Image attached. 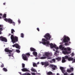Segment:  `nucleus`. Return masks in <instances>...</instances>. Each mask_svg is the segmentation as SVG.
Returning <instances> with one entry per match:
<instances>
[{
  "label": "nucleus",
  "instance_id": "nucleus-1",
  "mask_svg": "<svg viewBox=\"0 0 75 75\" xmlns=\"http://www.w3.org/2000/svg\"><path fill=\"white\" fill-rule=\"evenodd\" d=\"M44 37L45 38H42V42H39L40 44L42 43L43 45H45L46 46H48L50 45V47H57V46L55 43L52 44V43H50V42L47 41L48 40H50L51 38V36L49 33H47L44 36Z\"/></svg>",
  "mask_w": 75,
  "mask_h": 75
},
{
  "label": "nucleus",
  "instance_id": "nucleus-2",
  "mask_svg": "<svg viewBox=\"0 0 75 75\" xmlns=\"http://www.w3.org/2000/svg\"><path fill=\"white\" fill-rule=\"evenodd\" d=\"M61 40L62 41L63 40L64 42H67L66 43L64 44V45L65 46L69 45V44L71 43V42H70V38H69L68 36H66V35H64L63 38H62V39H61Z\"/></svg>",
  "mask_w": 75,
  "mask_h": 75
},
{
  "label": "nucleus",
  "instance_id": "nucleus-3",
  "mask_svg": "<svg viewBox=\"0 0 75 75\" xmlns=\"http://www.w3.org/2000/svg\"><path fill=\"white\" fill-rule=\"evenodd\" d=\"M59 49L62 51V53L64 55L71 53L70 52H68V51H71V48L70 47H59Z\"/></svg>",
  "mask_w": 75,
  "mask_h": 75
},
{
  "label": "nucleus",
  "instance_id": "nucleus-4",
  "mask_svg": "<svg viewBox=\"0 0 75 75\" xmlns=\"http://www.w3.org/2000/svg\"><path fill=\"white\" fill-rule=\"evenodd\" d=\"M10 35H11V38L13 43H16V42H17L18 41V37L17 36L14 37L13 35H11L10 33L9 34V35H8V37H9Z\"/></svg>",
  "mask_w": 75,
  "mask_h": 75
},
{
  "label": "nucleus",
  "instance_id": "nucleus-5",
  "mask_svg": "<svg viewBox=\"0 0 75 75\" xmlns=\"http://www.w3.org/2000/svg\"><path fill=\"white\" fill-rule=\"evenodd\" d=\"M27 56L29 57L30 56V54L29 53H27L25 54H23L22 55V58L24 61H28V58L27 57Z\"/></svg>",
  "mask_w": 75,
  "mask_h": 75
},
{
  "label": "nucleus",
  "instance_id": "nucleus-6",
  "mask_svg": "<svg viewBox=\"0 0 75 75\" xmlns=\"http://www.w3.org/2000/svg\"><path fill=\"white\" fill-rule=\"evenodd\" d=\"M4 21H5L6 22H8L10 24H12L13 25H15L16 23L14 22L13 21V20L11 19L10 18L7 19L5 18L4 19Z\"/></svg>",
  "mask_w": 75,
  "mask_h": 75
},
{
  "label": "nucleus",
  "instance_id": "nucleus-7",
  "mask_svg": "<svg viewBox=\"0 0 75 75\" xmlns=\"http://www.w3.org/2000/svg\"><path fill=\"white\" fill-rule=\"evenodd\" d=\"M0 40L6 42H7V39L6 38L2 36L0 37Z\"/></svg>",
  "mask_w": 75,
  "mask_h": 75
},
{
  "label": "nucleus",
  "instance_id": "nucleus-8",
  "mask_svg": "<svg viewBox=\"0 0 75 75\" xmlns=\"http://www.w3.org/2000/svg\"><path fill=\"white\" fill-rule=\"evenodd\" d=\"M14 51V50H9L8 48H6L5 49V51L6 52H8L9 54H11V52H14V51Z\"/></svg>",
  "mask_w": 75,
  "mask_h": 75
},
{
  "label": "nucleus",
  "instance_id": "nucleus-9",
  "mask_svg": "<svg viewBox=\"0 0 75 75\" xmlns=\"http://www.w3.org/2000/svg\"><path fill=\"white\" fill-rule=\"evenodd\" d=\"M60 69H61V71L63 73V74H64V73L65 72V70H64V67H60Z\"/></svg>",
  "mask_w": 75,
  "mask_h": 75
},
{
  "label": "nucleus",
  "instance_id": "nucleus-10",
  "mask_svg": "<svg viewBox=\"0 0 75 75\" xmlns=\"http://www.w3.org/2000/svg\"><path fill=\"white\" fill-rule=\"evenodd\" d=\"M12 47H20V46L17 43H16L13 45Z\"/></svg>",
  "mask_w": 75,
  "mask_h": 75
},
{
  "label": "nucleus",
  "instance_id": "nucleus-11",
  "mask_svg": "<svg viewBox=\"0 0 75 75\" xmlns=\"http://www.w3.org/2000/svg\"><path fill=\"white\" fill-rule=\"evenodd\" d=\"M21 70L23 72H27L28 71V70L26 68H23L21 69Z\"/></svg>",
  "mask_w": 75,
  "mask_h": 75
},
{
  "label": "nucleus",
  "instance_id": "nucleus-12",
  "mask_svg": "<svg viewBox=\"0 0 75 75\" xmlns=\"http://www.w3.org/2000/svg\"><path fill=\"white\" fill-rule=\"evenodd\" d=\"M49 65V63L47 62H44V67H47V66Z\"/></svg>",
  "mask_w": 75,
  "mask_h": 75
},
{
  "label": "nucleus",
  "instance_id": "nucleus-13",
  "mask_svg": "<svg viewBox=\"0 0 75 75\" xmlns=\"http://www.w3.org/2000/svg\"><path fill=\"white\" fill-rule=\"evenodd\" d=\"M33 54L36 57H37V52H33Z\"/></svg>",
  "mask_w": 75,
  "mask_h": 75
},
{
  "label": "nucleus",
  "instance_id": "nucleus-14",
  "mask_svg": "<svg viewBox=\"0 0 75 75\" xmlns=\"http://www.w3.org/2000/svg\"><path fill=\"white\" fill-rule=\"evenodd\" d=\"M3 25H0V31H3Z\"/></svg>",
  "mask_w": 75,
  "mask_h": 75
},
{
  "label": "nucleus",
  "instance_id": "nucleus-15",
  "mask_svg": "<svg viewBox=\"0 0 75 75\" xmlns=\"http://www.w3.org/2000/svg\"><path fill=\"white\" fill-rule=\"evenodd\" d=\"M49 67H54V68H57V66L55 65H54L53 64H51L49 66Z\"/></svg>",
  "mask_w": 75,
  "mask_h": 75
},
{
  "label": "nucleus",
  "instance_id": "nucleus-16",
  "mask_svg": "<svg viewBox=\"0 0 75 75\" xmlns=\"http://www.w3.org/2000/svg\"><path fill=\"white\" fill-rule=\"evenodd\" d=\"M67 61L65 60V59L64 58V57H62V63H64V62H65Z\"/></svg>",
  "mask_w": 75,
  "mask_h": 75
},
{
  "label": "nucleus",
  "instance_id": "nucleus-17",
  "mask_svg": "<svg viewBox=\"0 0 75 75\" xmlns=\"http://www.w3.org/2000/svg\"><path fill=\"white\" fill-rule=\"evenodd\" d=\"M57 53H59V51L58 50H56V52L54 53V55L56 56H57Z\"/></svg>",
  "mask_w": 75,
  "mask_h": 75
},
{
  "label": "nucleus",
  "instance_id": "nucleus-18",
  "mask_svg": "<svg viewBox=\"0 0 75 75\" xmlns=\"http://www.w3.org/2000/svg\"><path fill=\"white\" fill-rule=\"evenodd\" d=\"M73 58H72L71 57H69V58H68V61H72L73 60Z\"/></svg>",
  "mask_w": 75,
  "mask_h": 75
},
{
  "label": "nucleus",
  "instance_id": "nucleus-19",
  "mask_svg": "<svg viewBox=\"0 0 75 75\" xmlns=\"http://www.w3.org/2000/svg\"><path fill=\"white\" fill-rule=\"evenodd\" d=\"M30 50H31V51H35V49L33 48L32 47H31L30 48Z\"/></svg>",
  "mask_w": 75,
  "mask_h": 75
},
{
  "label": "nucleus",
  "instance_id": "nucleus-20",
  "mask_svg": "<svg viewBox=\"0 0 75 75\" xmlns=\"http://www.w3.org/2000/svg\"><path fill=\"white\" fill-rule=\"evenodd\" d=\"M56 59L58 60V61H61V57H58L57 58H56Z\"/></svg>",
  "mask_w": 75,
  "mask_h": 75
},
{
  "label": "nucleus",
  "instance_id": "nucleus-21",
  "mask_svg": "<svg viewBox=\"0 0 75 75\" xmlns=\"http://www.w3.org/2000/svg\"><path fill=\"white\" fill-rule=\"evenodd\" d=\"M52 74V73L51 71H49L47 73V75H51Z\"/></svg>",
  "mask_w": 75,
  "mask_h": 75
},
{
  "label": "nucleus",
  "instance_id": "nucleus-22",
  "mask_svg": "<svg viewBox=\"0 0 75 75\" xmlns=\"http://www.w3.org/2000/svg\"><path fill=\"white\" fill-rule=\"evenodd\" d=\"M63 58H64V59H68V58H69V57L68 56V55H66L64 56V57H63Z\"/></svg>",
  "mask_w": 75,
  "mask_h": 75
},
{
  "label": "nucleus",
  "instance_id": "nucleus-23",
  "mask_svg": "<svg viewBox=\"0 0 75 75\" xmlns=\"http://www.w3.org/2000/svg\"><path fill=\"white\" fill-rule=\"evenodd\" d=\"M7 16V15L6 14H4L3 18V19H4V18H6V16Z\"/></svg>",
  "mask_w": 75,
  "mask_h": 75
},
{
  "label": "nucleus",
  "instance_id": "nucleus-24",
  "mask_svg": "<svg viewBox=\"0 0 75 75\" xmlns=\"http://www.w3.org/2000/svg\"><path fill=\"white\" fill-rule=\"evenodd\" d=\"M31 71H32V72H37L35 69H31Z\"/></svg>",
  "mask_w": 75,
  "mask_h": 75
},
{
  "label": "nucleus",
  "instance_id": "nucleus-25",
  "mask_svg": "<svg viewBox=\"0 0 75 75\" xmlns=\"http://www.w3.org/2000/svg\"><path fill=\"white\" fill-rule=\"evenodd\" d=\"M14 32H15V31L13 29H11V34H13Z\"/></svg>",
  "mask_w": 75,
  "mask_h": 75
},
{
  "label": "nucleus",
  "instance_id": "nucleus-26",
  "mask_svg": "<svg viewBox=\"0 0 75 75\" xmlns=\"http://www.w3.org/2000/svg\"><path fill=\"white\" fill-rule=\"evenodd\" d=\"M54 48L56 50H59V47H51V49H52Z\"/></svg>",
  "mask_w": 75,
  "mask_h": 75
},
{
  "label": "nucleus",
  "instance_id": "nucleus-27",
  "mask_svg": "<svg viewBox=\"0 0 75 75\" xmlns=\"http://www.w3.org/2000/svg\"><path fill=\"white\" fill-rule=\"evenodd\" d=\"M46 57H42L40 58V59H45L46 58Z\"/></svg>",
  "mask_w": 75,
  "mask_h": 75
},
{
  "label": "nucleus",
  "instance_id": "nucleus-28",
  "mask_svg": "<svg viewBox=\"0 0 75 75\" xmlns=\"http://www.w3.org/2000/svg\"><path fill=\"white\" fill-rule=\"evenodd\" d=\"M33 65L34 67H37V64H35V63H33Z\"/></svg>",
  "mask_w": 75,
  "mask_h": 75
},
{
  "label": "nucleus",
  "instance_id": "nucleus-29",
  "mask_svg": "<svg viewBox=\"0 0 75 75\" xmlns=\"http://www.w3.org/2000/svg\"><path fill=\"white\" fill-rule=\"evenodd\" d=\"M21 37H22V38H24V34L23 33H21Z\"/></svg>",
  "mask_w": 75,
  "mask_h": 75
},
{
  "label": "nucleus",
  "instance_id": "nucleus-30",
  "mask_svg": "<svg viewBox=\"0 0 75 75\" xmlns=\"http://www.w3.org/2000/svg\"><path fill=\"white\" fill-rule=\"evenodd\" d=\"M70 70L71 71L73 72V71H74V68H73V67H70Z\"/></svg>",
  "mask_w": 75,
  "mask_h": 75
},
{
  "label": "nucleus",
  "instance_id": "nucleus-31",
  "mask_svg": "<svg viewBox=\"0 0 75 75\" xmlns=\"http://www.w3.org/2000/svg\"><path fill=\"white\" fill-rule=\"evenodd\" d=\"M3 69L5 72H7V69L6 68H3Z\"/></svg>",
  "mask_w": 75,
  "mask_h": 75
},
{
  "label": "nucleus",
  "instance_id": "nucleus-32",
  "mask_svg": "<svg viewBox=\"0 0 75 75\" xmlns=\"http://www.w3.org/2000/svg\"><path fill=\"white\" fill-rule=\"evenodd\" d=\"M67 71L68 73H70V72H71V70L69 69H67Z\"/></svg>",
  "mask_w": 75,
  "mask_h": 75
},
{
  "label": "nucleus",
  "instance_id": "nucleus-33",
  "mask_svg": "<svg viewBox=\"0 0 75 75\" xmlns=\"http://www.w3.org/2000/svg\"><path fill=\"white\" fill-rule=\"evenodd\" d=\"M45 55H46V56L47 57H48V55H49V53H45Z\"/></svg>",
  "mask_w": 75,
  "mask_h": 75
},
{
  "label": "nucleus",
  "instance_id": "nucleus-34",
  "mask_svg": "<svg viewBox=\"0 0 75 75\" xmlns=\"http://www.w3.org/2000/svg\"><path fill=\"white\" fill-rule=\"evenodd\" d=\"M22 68H25V64H22Z\"/></svg>",
  "mask_w": 75,
  "mask_h": 75
},
{
  "label": "nucleus",
  "instance_id": "nucleus-35",
  "mask_svg": "<svg viewBox=\"0 0 75 75\" xmlns=\"http://www.w3.org/2000/svg\"><path fill=\"white\" fill-rule=\"evenodd\" d=\"M16 51L17 52H18V53H20V51L18 50H16Z\"/></svg>",
  "mask_w": 75,
  "mask_h": 75
},
{
  "label": "nucleus",
  "instance_id": "nucleus-36",
  "mask_svg": "<svg viewBox=\"0 0 75 75\" xmlns=\"http://www.w3.org/2000/svg\"><path fill=\"white\" fill-rule=\"evenodd\" d=\"M56 67H52V69H53V70H55L56 69Z\"/></svg>",
  "mask_w": 75,
  "mask_h": 75
},
{
  "label": "nucleus",
  "instance_id": "nucleus-37",
  "mask_svg": "<svg viewBox=\"0 0 75 75\" xmlns=\"http://www.w3.org/2000/svg\"><path fill=\"white\" fill-rule=\"evenodd\" d=\"M18 22L19 24H20L21 23V21H20V20L19 19L18 20Z\"/></svg>",
  "mask_w": 75,
  "mask_h": 75
},
{
  "label": "nucleus",
  "instance_id": "nucleus-38",
  "mask_svg": "<svg viewBox=\"0 0 75 75\" xmlns=\"http://www.w3.org/2000/svg\"><path fill=\"white\" fill-rule=\"evenodd\" d=\"M64 75H68V73H67V72H65V73H64Z\"/></svg>",
  "mask_w": 75,
  "mask_h": 75
},
{
  "label": "nucleus",
  "instance_id": "nucleus-39",
  "mask_svg": "<svg viewBox=\"0 0 75 75\" xmlns=\"http://www.w3.org/2000/svg\"><path fill=\"white\" fill-rule=\"evenodd\" d=\"M2 65H1V68H3V67H4V65L3 64H2Z\"/></svg>",
  "mask_w": 75,
  "mask_h": 75
},
{
  "label": "nucleus",
  "instance_id": "nucleus-40",
  "mask_svg": "<svg viewBox=\"0 0 75 75\" xmlns=\"http://www.w3.org/2000/svg\"><path fill=\"white\" fill-rule=\"evenodd\" d=\"M41 64L42 65H44V62H42Z\"/></svg>",
  "mask_w": 75,
  "mask_h": 75
},
{
  "label": "nucleus",
  "instance_id": "nucleus-41",
  "mask_svg": "<svg viewBox=\"0 0 75 75\" xmlns=\"http://www.w3.org/2000/svg\"><path fill=\"white\" fill-rule=\"evenodd\" d=\"M59 47H63V46L62 45H59Z\"/></svg>",
  "mask_w": 75,
  "mask_h": 75
},
{
  "label": "nucleus",
  "instance_id": "nucleus-42",
  "mask_svg": "<svg viewBox=\"0 0 75 75\" xmlns=\"http://www.w3.org/2000/svg\"><path fill=\"white\" fill-rule=\"evenodd\" d=\"M26 75H31V74L28 73L26 74Z\"/></svg>",
  "mask_w": 75,
  "mask_h": 75
},
{
  "label": "nucleus",
  "instance_id": "nucleus-43",
  "mask_svg": "<svg viewBox=\"0 0 75 75\" xmlns=\"http://www.w3.org/2000/svg\"><path fill=\"white\" fill-rule=\"evenodd\" d=\"M37 29L38 30V31H40V29H39L38 28H37Z\"/></svg>",
  "mask_w": 75,
  "mask_h": 75
},
{
  "label": "nucleus",
  "instance_id": "nucleus-44",
  "mask_svg": "<svg viewBox=\"0 0 75 75\" xmlns=\"http://www.w3.org/2000/svg\"><path fill=\"white\" fill-rule=\"evenodd\" d=\"M52 60L54 62H55V59H53Z\"/></svg>",
  "mask_w": 75,
  "mask_h": 75
},
{
  "label": "nucleus",
  "instance_id": "nucleus-45",
  "mask_svg": "<svg viewBox=\"0 0 75 75\" xmlns=\"http://www.w3.org/2000/svg\"><path fill=\"white\" fill-rule=\"evenodd\" d=\"M73 60V62H75V59H74Z\"/></svg>",
  "mask_w": 75,
  "mask_h": 75
},
{
  "label": "nucleus",
  "instance_id": "nucleus-46",
  "mask_svg": "<svg viewBox=\"0 0 75 75\" xmlns=\"http://www.w3.org/2000/svg\"><path fill=\"white\" fill-rule=\"evenodd\" d=\"M16 48L18 49H19V50H20V47H16Z\"/></svg>",
  "mask_w": 75,
  "mask_h": 75
},
{
  "label": "nucleus",
  "instance_id": "nucleus-47",
  "mask_svg": "<svg viewBox=\"0 0 75 75\" xmlns=\"http://www.w3.org/2000/svg\"><path fill=\"white\" fill-rule=\"evenodd\" d=\"M71 55L72 56H74V53H72L71 54Z\"/></svg>",
  "mask_w": 75,
  "mask_h": 75
},
{
  "label": "nucleus",
  "instance_id": "nucleus-48",
  "mask_svg": "<svg viewBox=\"0 0 75 75\" xmlns=\"http://www.w3.org/2000/svg\"><path fill=\"white\" fill-rule=\"evenodd\" d=\"M32 75H35V74L34 73H32Z\"/></svg>",
  "mask_w": 75,
  "mask_h": 75
},
{
  "label": "nucleus",
  "instance_id": "nucleus-49",
  "mask_svg": "<svg viewBox=\"0 0 75 75\" xmlns=\"http://www.w3.org/2000/svg\"><path fill=\"white\" fill-rule=\"evenodd\" d=\"M51 57H49L48 58V59H51Z\"/></svg>",
  "mask_w": 75,
  "mask_h": 75
},
{
  "label": "nucleus",
  "instance_id": "nucleus-50",
  "mask_svg": "<svg viewBox=\"0 0 75 75\" xmlns=\"http://www.w3.org/2000/svg\"><path fill=\"white\" fill-rule=\"evenodd\" d=\"M70 75H74V74L71 73Z\"/></svg>",
  "mask_w": 75,
  "mask_h": 75
},
{
  "label": "nucleus",
  "instance_id": "nucleus-51",
  "mask_svg": "<svg viewBox=\"0 0 75 75\" xmlns=\"http://www.w3.org/2000/svg\"><path fill=\"white\" fill-rule=\"evenodd\" d=\"M2 13H0V16H2Z\"/></svg>",
  "mask_w": 75,
  "mask_h": 75
},
{
  "label": "nucleus",
  "instance_id": "nucleus-52",
  "mask_svg": "<svg viewBox=\"0 0 75 75\" xmlns=\"http://www.w3.org/2000/svg\"><path fill=\"white\" fill-rule=\"evenodd\" d=\"M8 56H9V57H11V55L9 54L8 55Z\"/></svg>",
  "mask_w": 75,
  "mask_h": 75
},
{
  "label": "nucleus",
  "instance_id": "nucleus-53",
  "mask_svg": "<svg viewBox=\"0 0 75 75\" xmlns=\"http://www.w3.org/2000/svg\"><path fill=\"white\" fill-rule=\"evenodd\" d=\"M57 75H59V73H57Z\"/></svg>",
  "mask_w": 75,
  "mask_h": 75
},
{
  "label": "nucleus",
  "instance_id": "nucleus-54",
  "mask_svg": "<svg viewBox=\"0 0 75 75\" xmlns=\"http://www.w3.org/2000/svg\"><path fill=\"white\" fill-rule=\"evenodd\" d=\"M1 31H0V34H1Z\"/></svg>",
  "mask_w": 75,
  "mask_h": 75
},
{
  "label": "nucleus",
  "instance_id": "nucleus-55",
  "mask_svg": "<svg viewBox=\"0 0 75 75\" xmlns=\"http://www.w3.org/2000/svg\"><path fill=\"white\" fill-rule=\"evenodd\" d=\"M62 42H60V44H62Z\"/></svg>",
  "mask_w": 75,
  "mask_h": 75
},
{
  "label": "nucleus",
  "instance_id": "nucleus-56",
  "mask_svg": "<svg viewBox=\"0 0 75 75\" xmlns=\"http://www.w3.org/2000/svg\"><path fill=\"white\" fill-rule=\"evenodd\" d=\"M53 51H55V49H54V48L53 49Z\"/></svg>",
  "mask_w": 75,
  "mask_h": 75
},
{
  "label": "nucleus",
  "instance_id": "nucleus-57",
  "mask_svg": "<svg viewBox=\"0 0 75 75\" xmlns=\"http://www.w3.org/2000/svg\"><path fill=\"white\" fill-rule=\"evenodd\" d=\"M5 4H6L5 3H3V5H5Z\"/></svg>",
  "mask_w": 75,
  "mask_h": 75
},
{
  "label": "nucleus",
  "instance_id": "nucleus-58",
  "mask_svg": "<svg viewBox=\"0 0 75 75\" xmlns=\"http://www.w3.org/2000/svg\"><path fill=\"white\" fill-rule=\"evenodd\" d=\"M35 59H38V58H37V57H36V58H35Z\"/></svg>",
  "mask_w": 75,
  "mask_h": 75
},
{
  "label": "nucleus",
  "instance_id": "nucleus-59",
  "mask_svg": "<svg viewBox=\"0 0 75 75\" xmlns=\"http://www.w3.org/2000/svg\"><path fill=\"white\" fill-rule=\"evenodd\" d=\"M37 64L38 65V64H39V62H38L37 63Z\"/></svg>",
  "mask_w": 75,
  "mask_h": 75
},
{
  "label": "nucleus",
  "instance_id": "nucleus-60",
  "mask_svg": "<svg viewBox=\"0 0 75 75\" xmlns=\"http://www.w3.org/2000/svg\"><path fill=\"white\" fill-rule=\"evenodd\" d=\"M19 74H21V72H19Z\"/></svg>",
  "mask_w": 75,
  "mask_h": 75
},
{
  "label": "nucleus",
  "instance_id": "nucleus-61",
  "mask_svg": "<svg viewBox=\"0 0 75 75\" xmlns=\"http://www.w3.org/2000/svg\"><path fill=\"white\" fill-rule=\"evenodd\" d=\"M52 61H50V62H51V63H52Z\"/></svg>",
  "mask_w": 75,
  "mask_h": 75
},
{
  "label": "nucleus",
  "instance_id": "nucleus-62",
  "mask_svg": "<svg viewBox=\"0 0 75 75\" xmlns=\"http://www.w3.org/2000/svg\"><path fill=\"white\" fill-rule=\"evenodd\" d=\"M1 18V16H0V19Z\"/></svg>",
  "mask_w": 75,
  "mask_h": 75
},
{
  "label": "nucleus",
  "instance_id": "nucleus-63",
  "mask_svg": "<svg viewBox=\"0 0 75 75\" xmlns=\"http://www.w3.org/2000/svg\"><path fill=\"white\" fill-rule=\"evenodd\" d=\"M31 56V57H33V55H31V56Z\"/></svg>",
  "mask_w": 75,
  "mask_h": 75
}]
</instances>
